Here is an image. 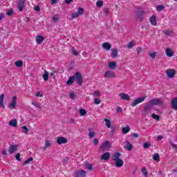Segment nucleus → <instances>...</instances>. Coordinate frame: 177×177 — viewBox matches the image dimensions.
Listing matches in <instances>:
<instances>
[{"instance_id": "774afa93", "label": "nucleus", "mask_w": 177, "mask_h": 177, "mask_svg": "<svg viewBox=\"0 0 177 177\" xmlns=\"http://www.w3.org/2000/svg\"><path fill=\"white\" fill-rule=\"evenodd\" d=\"M32 104H33V106H35V107H39L38 104L35 102H32Z\"/></svg>"}, {"instance_id": "ea45409f", "label": "nucleus", "mask_w": 177, "mask_h": 177, "mask_svg": "<svg viewBox=\"0 0 177 177\" xmlns=\"http://www.w3.org/2000/svg\"><path fill=\"white\" fill-rule=\"evenodd\" d=\"M79 114H80V115H85V114H86V110H85L84 109H80Z\"/></svg>"}, {"instance_id": "7ed1b4c3", "label": "nucleus", "mask_w": 177, "mask_h": 177, "mask_svg": "<svg viewBox=\"0 0 177 177\" xmlns=\"http://www.w3.org/2000/svg\"><path fill=\"white\" fill-rule=\"evenodd\" d=\"M27 0H19L17 3V9L19 10V12H23V9L26 8V1Z\"/></svg>"}, {"instance_id": "bb28decb", "label": "nucleus", "mask_w": 177, "mask_h": 177, "mask_svg": "<svg viewBox=\"0 0 177 177\" xmlns=\"http://www.w3.org/2000/svg\"><path fill=\"white\" fill-rule=\"evenodd\" d=\"M120 157H121V153L120 152H116L113 154V161H116L117 160H120Z\"/></svg>"}, {"instance_id": "37998d69", "label": "nucleus", "mask_w": 177, "mask_h": 177, "mask_svg": "<svg viewBox=\"0 0 177 177\" xmlns=\"http://www.w3.org/2000/svg\"><path fill=\"white\" fill-rule=\"evenodd\" d=\"M133 46H135V44H133V42H129L128 44H127V48L129 49H132L133 48Z\"/></svg>"}, {"instance_id": "f257e3e1", "label": "nucleus", "mask_w": 177, "mask_h": 177, "mask_svg": "<svg viewBox=\"0 0 177 177\" xmlns=\"http://www.w3.org/2000/svg\"><path fill=\"white\" fill-rule=\"evenodd\" d=\"M74 81L77 82V85H82L84 81L82 80V75L80 72H76L74 76L70 77L68 80L66 82V85H73V84H74Z\"/></svg>"}, {"instance_id": "1a4fd4ad", "label": "nucleus", "mask_w": 177, "mask_h": 177, "mask_svg": "<svg viewBox=\"0 0 177 177\" xmlns=\"http://www.w3.org/2000/svg\"><path fill=\"white\" fill-rule=\"evenodd\" d=\"M104 76L105 78H115V73L111 71H107L105 72Z\"/></svg>"}, {"instance_id": "0eeeda50", "label": "nucleus", "mask_w": 177, "mask_h": 177, "mask_svg": "<svg viewBox=\"0 0 177 177\" xmlns=\"http://www.w3.org/2000/svg\"><path fill=\"white\" fill-rule=\"evenodd\" d=\"M145 15V11L142 10H138L136 12V17L140 20V21H143V15Z\"/></svg>"}, {"instance_id": "20e7f679", "label": "nucleus", "mask_w": 177, "mask_h": 177, "mask_svg": "<svg viewBox=\"0 0 177 177\" xmlns=\"http://www.w3.org/2000/svg\"><path fill=\"white\" fill-rule=\"evenodd\" d=\"M111 147V144L110 143V141H105L100 147V151H104V150H107Z\"/></svg>"}, {"instance_id": "7c9ffc66", "label": "nucleus", "mask_w": 177, "mask_h": 177, "mask_svg": "<svg viewBox=\"0 0 177 177\" xmlns=\"http://www.w3.org/2000/svg\"><path fill=\"white\" fill-rule=\"evenodd\" d=\"M173 32L174 31L169 30H166L163 31V33L165 34V35H166V37H171V34H172Z\"/></svg>"}, {"instance_id": "6e6552de", "label": "nucleus", "mask_w": 177, "mask_h": 177, "mask_svg": "<svg viewBox=\"0 0 177 177\" xmlns=\"http://www.w3.org/2000/svg\"><path fill=\"white\" fill-rule=\"evenodd\" d=\"M75 177H86V171L84 169H81L75 171Z\"/></svg>"}, {"instance_id": "e2e57ef3", "label": "nucleus", "mask_w": 177, "mask_h": 177, "mask_svg": "<svg viewBox=\"0 0 177 177\" xmlns=\"http://www.w3.org/2000/svg\"><path fill=\"white\" fill-rule=\"evenodd\" d=\"M117 113H121L122 111V109L120 106H118L116 110Z\"/></svg>"}, {"instance_id": "0e129e2a", "label": "nucleus", "mask_w": 177, "mask_h": 177, "mask_svg": "<svg viewBox=\"0 0 177 177\" xmlns=\"http://www.w3.org/2000/svg\"><path fill=\"white\" fill-rule=\"evenodd\" d=\"M70 97L71 99H74V97H75V94H74V93H71Z\"/></svg>"}, {"instance_id": "f3484780", "label": "nucleus", "mask_w": 177, "mask_h": 177, "mask_svg": "<svg viewBox=\"0 0 177 177\" xmlns=\"http://www.w3.org/2000/svg\"><path fill=\"white\" fill-rule=\"evenodd\" d=\"M3 99H5V94L0 95V107L5 109V104L3 103Z\"/></svg>"}, {"instance_id": "5701e85b", "label": "nucleus", "mask_w": 177, "mask_h": 177, "mask_svg": "<svg viewBox=\"0 0 177 177\" xmlns=\"http://www.w3.org/2000/svg\"><path fill=\"white\" fill-rule=\"evenodd\" d=\"M8 125H10V127H17V120H16V119H13L10 120L8 123Z\"/></svg>"}, {"instance_id": "b1692460", "label": "nucleus", "mask_w": 177, "mask_h": 177, "mask_svg": "<svg viewBox=\"0 0 177 177\" xmlns=\"http://www.w3.org/2000/svg\"><path fill=\"white\" fill-rule=\"evenodd\" d=\"M122 133H124V135H127V133H128V132H129V131H131V129L129 128V126H127L125 127H122Z\"/></svg>"}, {"instance_id": "603ef678", "label": "nucleus", "mask_w": 177, "mask_h": 177, "mask_svg": "<svg viewBox=\"0 0 177 177\" xmlns=\"http://www.w3.org/2000/svg\"><path fill=\"white\" fill-rule=\"evenodd\" d=\"M130 136H131V138H135V139L139 138V135L138 133H135L131 134Z\"/></svg>"}, {"instance_id": "c85d7f7f", "label": "nucleus", "mask_w": 177, "mask_h": 177, "mask_svg": "<svg viewBox=\"0 0 177 177\" xmlns=\"http://www.w3.org/2000/svg\"><path fill=\"white\" fill-rule=\"evenodd\" d=\"M152 158L154 161H160V154L158 153H154L152 156Z\"/></svg>"}, {"instance_id": "473e14b6", "label": "nucleus", "mask_w": 177, "mask_h": 177, "mask_svg": "<svg viewBox=\"0 0 177 177\" xmlns=\"http://www.w3.org/2000/svg\"><path fill=\"white\" fill-rule=\"evenodd\" d=\"M118 131V129L117 127H111V131H110V135L111 136H113L115 132Z\"/></svg>"}, {"instance_id": "a19ab883", "label": "nucleus", "mask_w": 177, "mask_h": 177, "mask_svg": "<svg viewBox=\"0 0 177 177\" xmlns=\"http://www.w3.org/2000/svg\"><path fill=\"white\" fill-rule=\"evenodd\" d=\"M86 168L88 171H92V169H93V166H92V165H91V164H87V165H86Z\"/></svg>"}, {"instance_id": "72a5a7b5", "label": "nucleus", "mask_w": 177, "mask_h": 177, "mask_svg": "<svg viewBox=\"0 0 177 177\" xmlns=\"http://www.w3.org/2000/svg\"><path fill=\"white\" fill-rule=\"evenodd\" d=\"M104 121L106 122L105 125H106L107 128H111V122L109 119H104Z\"/></svg>"}, {"instance_id": "3c124183", "label": "nucleus", "mask_w": 177, "mask_h": 177, "mask_svg": "<svg viewBox=\"0 0 177 177\" xmlns=\"http://www.w3.org/2000/svg\"><path fill=\"white\" fill-rule=\"evenodd\" d=\"M156 56L157 54L156 53V52L149 54V57H151V59H154V57H156Z\"/></svg>"}, {"instance_id": "423d86ee", "label": "nucleus", "mask_w": 177, "mask_h": 177, "mask_svg": "<svg viewBox=\"0 0 177 177\" xmlns=\"http://www.w3.org/2000/svg\"><path fill=\"white\" fill-rule=\"evenodd\" d=\"M145 99H146V97L137 98L131 104V106H132V107H135V106H138L139 103L145 102Z\"/></svg>"}, {"instance_id": "4c0bfd02", "label": "nucleus", "mask_w": 177, "mask_h": 177, "mask_svg": "<svg viewBox=\"0 0 177 177\" xmlns=\"http://www.w3.org/2000/svg\"><path fill=\"white\" fill-rule=\"evenodd\" d=\"M151 117L152 118H153V120H156V121H160V116L158 115H156V113H152Z\"/></svg>"}, {"instance_id": "e433bc0d", "label": "nucleus", "mask_w": 177, "mask_h": 177, "mask_svg": "<svg viewBox=\"0 0 177 177\" xmlns=\"http://www.w3.org/2000/svg\"><path fill=\"white\" fill-rule=\"evenodd\" d=\"M141 172L143 174L144 176H147L148 175L147 169H146V167H142Z\"/></svg>"}, {"instance_id": "de8ad7c7", "label": "nucleus", "mask_w": 177, "mask_h": 177, "mask_svg": "<svg viewBox=\"0 0 177 177\" xmlns=\"http://www.w3.org/2000/svg\"><path fill=\"white\" fill-rule=\"evenodd\" d=\"M32 158H30L28 159H27L26 160L24 161V165H26L27 164H29V162H31V161H32Z\"/></svg>"}, {"instance_id": "680f3d73", "label": "nucleus", "mask_w": 177, "mask_h": 177, "mask_svg": "<svg viewBox=\"0 0 177 177\" xmlns=\"http://www.w3.org/2000/svg\"><path fill=\"white\" fill-rule=\"evenodd\" d=\"M2 154H3V156H7L8 155V153H6V149H3Z\"/></svg>"}, {"instance_id": "79ce46f5", "label": "nucleus", "mask_w": 177, "mask_h": 177, "mask_svg": "<svg viewBox=\"0 0 177 177\" xmlns=\"http://www.w3.org/2000/svg\"><path fill=\"white\" fill-rule=\"evenodd\" d=\"M24 133H28V129L26 126L21 127Z\"/></svg>"}, {"instance_id": "8fccbe9b", "label": "nucleus", "mask_w": 177, "mask_h": 177, "mask_svg": "<svg viewBox=\"0 0 177 177\" xmlns=\"http://www.w3.org/2000/svg\"><path fill=\"white\" fill-rule=\"evenodd\" d=\"M93 95L94 96H98V97L100 96V92H99L98 91H95L93 92Z\"/></svg>"}, {"instance_id": "a878e982", "label": "nucleus", "mask_w": 177, "mask_h": 177, "mask_svg": "<svg viewBox=\"0 0 177 177\" xmlns=\"http://www.w3.org/2000/svg\"><path fill=\"white\" fill-rule=\"evenodd\" d=\"M109 67L111 70H114V68H115V67H117V64L115 62H111L109 63Z\"/></svg>"}, {"instance_id": "864d4df0", "label": "nucleus", "mask_w": 177, "mask_h": 177, "mask_svg": "<svg viewBox=\"0 0 177 177\" xmlns=\"http://www.w3.org/2000/svg\"><path fill=\"white\" fill-rule=\"evenodd\" d=\"M149 147H150V143L149 142L144 143V149H149Z\"/></svg>"}, {"instance_id": "c03bdc74", "label": "nucleus", "mask_w": 177, "mask_h": 177, "mask_svg": "<svg viewBox=\"0 0 177 177\" xmlns=\"http://www.w3.org/2000/svg\"><path fill=\"white\" fill-rule=\"evenodd\" d=\"M96 5L98 6V8H102V6L103 5V1H97L96 2Z\"/></svg>"}, {"instance_id": "4be33fe9", "label": "nucleus", "mask_w": 177, "mask_h": 177, "mask_svg": "<svg viewBox=\"0 0 177 177\" xmlns=\"http://www.w3.org/2000/svg\"><path fill=\"white\" fill-rule=\"evenodd\" d=\"M88 138H90V139L95 138V135H96V133L94 131H92L91 129H88Z\"/></svg>"}, {"instance_id": "412c9836", "label": "nucleus", "mask_w": 177, "mask_h": 177, "mask_svg": "<svg viewBox=\"0 0 177 177\" xmlns=\"http://www.w3.org/2000/svg\"><path fill=\"white\" fill-rule=\"evenodd\" d=\"M117 56H118V49L117 48L112 49L111 57L113 59H115Z\"/></svg>"}, {"instance_id": "9b49d317", "label": "nucleus", "mask_w": 177, "mask_h": 177, "mask_svg": "<svg viewBox=\"0 0 177 177\" xmlns=\"http://www.w3.org/2000/svg\"><path fill=\"white\" fill-rule=\"evenodd\" d=\"M166 74L168 78H174L175 74H176V71L174 69H169L166 71Z\"/></svg>"}, {"instance_id": "58836bf2", "label": "nucleus", "mask_w": 177, "mask_h": 177, "mask_svg": "<svg viewBox=\"0 0 177 177\" xmlns=\"http://www.w3.org/2000/svg\"><path fill=\"white\" fill-rule=\"evenodd\" d=\"M15 66H17V67H21V66H23V61L22 60L17 61L15 62Z\"/></svg>"}, {"instance_id": "6e6d98bb", "label": "nucleus", "mask_w": 177, "mask_h": 177, "mask_svg": "<svg viewBox=\"0 0 177 177\" xmlns=\"http://www.w3.org/2000/svg\"><path fill=\"white\" fill-rule=\"evenodd\" d=\"M34 10H36L37 12H39V10H41V8L39 7V6H36L34 7Z\"/></svg>"}, {"instance_id": "39448f33", "label": "nucleus", "mask_w": 177, "mask_h": 177, "mask_svg": "<svg viewBox=\"0 0 177 177\" xmlns=\"http://www.w3.org/2000/svg\"><path fill=\"white\" fill-rule=\"evenodd\" d=\"M84 15V8H79L77 11H75L72 14V19H77V17Z\"/></svg>"}, {"instance_id": "2f4dec72", "label": "nucleus", "mask_w": 177, "mask_h": 177, "mask_svg": "<svg viewBox=\"0 0 177 177\" xmlns=\"http://www.w3.org/2000/svg\"><path fill=\"white\" fill-rule=\"evenodd\" d=\"M43 80L45 81H48L49 80V74L46 71H44V74L43 75Z\"/></svg>"}, {"instance_id": "4d7b16f0", "label": "nucleus", "mask_w": 177, "mask_h": 177, "mask_svg": "<svg viewBox=\"0 0 177 177\" xmlns=\"http://www.w3.org/2000/svg\"><path fill=\"white\" fill-rule=\"evenodd\" d=\"M15 158H16V160H17V161H21V159H20V153H17L15 156Z\"/></svg>"}, {"instance_id": "cd10ccee", "label": "nucleus", "mask_w": 177, "mask_h": 177, "mask_svg": "<svg viewBox=\"0 0 177 177\" xmlns=\"http://www.w3.org/2000/svg\"><path fill=\"white\" fill-rule=\"evenodd\" d=\"M44 41V37L41 36V35H38L36 37V41L37 44H42V41Z\"/></svg>"}, {"instance_id": "09e8293b", "label": "nucleus", "mask_w": 177, "mask_h": 177, "mask_svg": "<svg viewBox=\"0 0 177 177\" xmlns=\"http://www.w3.org/2000/svg\"><path fill=\"white\" fill-rule=\"evenodd\" d=\"M93 143L95 146H97V145H99V140H97V138H94Z\"/></svg>"}, {"instance_id": "c9c22d12", "label": "nucleus", "mask_w": 177, "mask_h": 177, "mask_svg": "<svg viewBox=\"0 0 177 177\" xmlns=\"http://www.w3.org/2000/svg\"><path fill=\"white\" fill-rule=\"evenodd\" d=\"M165 9V6L164 5H158L156 7V10L161 12V10H164Z\"/></svg>"}, {"instance_id": "f8f14e48", "label": "nucleus", "mask_w": 177, "mask_h": 177, "mask_svg": "<svg viewBox=\"0 0 177 177\" xmlns=\"http://www.w3.org/2000/svg\"><path fill=\"white\" fill-rule=\"evenodd\" d=\"M17 100V97L14 96L12 99L11 103L8 104L9 109H16V103Z\"/></svg>"}, {"instance_id": "13d9d810", "label": "nucleus", "mask_w": 177, "mask_h": 177, "mask_svg": "<svg viewBox=\"0 0 177 177\" xmlns=\"http://www.w3.org/2000/svg\"><path fill=\"white\" fill-rule=\"evenodd\" d=\"M7 15H8V16H12V15H13V10H9L7 12Z\"/></svg>"}, {"instance_id": "c756f323", "label": "nucleus", "mask_w": 177, "mask_h": 177, "mask_svg": "<svg viewBox=\"0 0 177 177\" xmlns=\"http://www.w3.org/2000/svg\"><path fill=\"white\" fill-rule=\"evenodd\" d=\"M50 145H51L50 141L49 140L45 141L44 149L46 150V149H49V147H50Z\"/></svg>"}, {"instance_id": "69168bd1", "label": "nucleus", "mask_w": 177, "mask_h": 177, "mask_svg": "<svg viewBox=\"0 0 177 177\" xmlns=\"http://www.w3.org/2000/svg\"><path fill=\"white\" fill-rule=\"evenodd\" d=\"M140 52H142V48L140 47H138L137 48V53H140Z\"/></svg>"}, {"instance_id": "393cba45", "label": "nucleus", "mask_w": 177, "mask_h": 177, "mask_svg": "<svg viewBox=\"0 0 177 177\" xmlns=\"http://www.w3.org/2000/svg\"><path fill=\"white\" fill-rule=\"evenodd\" d=\"M166 55L168 57H172L174 56V53L169 48H166Z\"/></svg>"}, {"instance_id": "a18cd8bd", "label": "nucleus", "mask_w": 177, "mask_h": 177, "mask_svg": "<svg viewBox=\"0 0 177 177\" xmlns=\"http://www.w3.org/2000/svg\"><path fill=\"white\" fill-rule=\"evenodd\" d=\"M72 53L74 55V56H78L80 54L78 51L75 50V48H72Z\"/></svg>"}, {"instance_id": "6ab92c4d", "label": "nucleus", "mask_w": 177, "mask_h": 177, "mask_svg": "<svg viewBox=\"0 0 177 177\" xmlns=\"http://www.w3.org/2000/svg\"><path fill=\"white\" fill-rule=\"evenodd\" d=\"M102 48H104L105 50H110V49H111V44L104 42L102 44Z\"/></svg>"}, {"instance_id": "9d476101", "label": "nucleus", "mask_w": 177, "mask_h": 177, "mask_svg": "<svg viewBox=\"0 0 177 177\" xmlns=\"http://www.w3.org/2000/svg\"><path fill=\"white\" fill-rule=\"evenodd\" d=\"M18 149H19V145H10L8 148V152L10 153V154H13L15 151H17Z\"/></svg>"}, {"instance_id": "bf43d9fd", "label": "nucleus", "mask_w": 177, "mask_h": 177, "mask_svg": "<svg viewBox=\"0 0 177 177\" xmlns=\"http://www.w3.org/2000/svg\"><path fill=\"white\" fill-rule=\"evenodd\" d=\"M35 96H37V97H42V94L41 93V92L38 91V92L36 93Z\"/></svg>"}, {"instance_id": "052dcab7", "label": "nucleus", "mask_w": 177, "mask_h": 177, "mask_svg": "<svg viewBox=\"0 0 177 177\" xmlns=\"http://www.w3.org/2000/svg\"><path fill=\"white\" fill-rule=\"evenodd\" d=\"M104 14L106 15V16H109V8H106L104 10Z\"/></svg>"}, {"instance_id": "f03ea898", "label": "nucleus", "mask_w": 177, "mask_h": 177, "mask_svg": "<svg viewBox=\"0 0 177 177\" xmlns=\"http://www.w3.org/2000/svg\"><path fill=\"white\" fill-rule=\"evenodd\" d=\"M151 104L153 106H162L164 104V101L161 99L154 98L151 100L150 101Z\"/></svg>"}, {"instance_id": "2eb2a0df", "label": "nucleus", "mask_w": 177, "mask_h": 177, "mask_svg": "<svg viewBox=\"0 0 177 177\" xmlns=\"http://www.w3.org/2000/svg\"><path fill=\"white\" fill-rule=\"evenodd\" d=\"M119 96L120 97V99H122V100H127V101L131 100V97L129 96L128 94L120 93Z\"/></svg>"}, {"instance_id": "338daca9", "label": "nucleus", "mask_w": 177, "mask_h": 177, "mask_svg": "<svg viewBox=\"0 0 177 177\" xmlns=\"http://www.w3.org/2000/svg\"><path fill=\"white\" fill-rule=\"evenodd\" d=\"M162 136H158V137H157V140H162Z\"/></svg>"}, {"instance_id": "5fc2aeb1", "label": "nucleus", "mask_w": 177, "mask_h": 177, "mask_svg": "<svg viewBox=\"0 0 177 177\" xmlns=\"http://www.w3.org/2000/svg\"><path fill=\"white\" fill-rule=\"evenodd\" d=\"M53 21H55V23H57V21H59V18L57 17V15H55L53 17Z\"/></svg>"}, {"instance_id": "aec40b11", "label": "nucleus", "mask_w": 177, "mask_h": 177, "mask_svg": "<svg viewBox=\"0 0 177 177\" xmlns=\"http://www.w3.org/2000/svg\"><path fill=\"white\" fill-rule=\"evenodd\" d=\"M124 143L126 145V149H127L129 151H131L132 150V144L128 140L124 141Z\"/></svg>"}, {"instance_id": "4468645a", "label": "nucleus", "mask_w": 177, "mask_h": 177, "mask_svg": "<svg viewBox=\"0 0 177 177\" xmlns=\"http://www.w3.org/2000/svg\"><path fill=\"white\" fill-rule=\"evenodd\" d=\"M57 143L58 145H63L64 143H67V138L64 137H58L57 138Z\"/></svg>"}, {"instance_id": "ddd939ff", "label": "nucleus", "mask_w": 177, "mask_h": 177, "mask_svg": "<svg viewBox=\"0 0 177 177\" xmlns=\"http://www.w3.org/2000/svg\"><path fill=\"white\" fill-rule=\"evenodd\" d=\"M102 161H109L110 160V152H105L101 156Z\"/></svg>"}, {"instance_id": "f704fd0d", "label": "nucleus", "mask_w": 177, "mask_h": 177, "mask_svg": "<svg viewBox=\"0 0 177 177\" xmlns=\"http://www.w3.org/2000/svg\"><path fill=\"white\" fill-rule=\"evenodd\" d=\"M151 107H153V105L151 104V102H150L149 101V103L144 108V111H147V110H149Z\"/></svg>"}, {"instance_id": "49530a36", "label": "nucleus", "mask_w": 177, "mask_h": 177, "mask_svg": "<svg viewBox=\"0 0 177 177\" xmlns=\"http://www.w3.org/2000/svg\"><path fill=\"white\" fill-rule=\"evenodd\" d=\"M102 100L100 98H95L94 103L95 104H100Z\"/></svg>"}, {"instance_id": "a211bd4d", "label": "nucleus", "mask_w": 177, "mask_h": 177, "mask_svg": "<svg viewBox=\"0 0 177 177\" xmlns=\"http://www.w3.org/2000/svg\"><path fill=\"white\" fill-rule=\"evenodd\" d=\"M149 20L151 21V24L152 26H157V17L156 16L152 15L150 18Z\"/></svg>"}, {"instance_id": "dca6fc26", "label": "nucleus", "mask_w": 177, "mask_h": 177, "mask_svg": "<svg viewBox=\"0 0 177 177\" xmlns=\"http://www.w3.org/2000/svg\"><path fill=\"white\" fill-rule=\"evenodd\" d=\"M122 165H124V160L121 159H118L115 160V167H117V168H121Z\"/></svg>"}]
</instances>
